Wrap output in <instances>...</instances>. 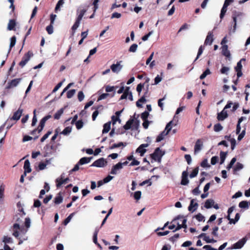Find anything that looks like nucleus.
I'll use <instances>...</instances> for the list:
<instances>
[{
  "instance_id": "obj_36",
  "label": "nucleus",
  "mask_w": 250,
  "mask_h": 250,
  "mask_svg": "<svg viewBox=\"0 0 250 250\" xmlns=\"http://www.w3.org/2000/svg\"><path fill=\"white\" fill-rule=\"evenodd\" d=\"M211 73V72L209 68H207L200 76V79L201 80H203L205 79L207 76L209 75Z\"/></svg>"
},
{
  "instance_id": "obj_19",
  "label": "nucleus",
  "mask_w": 250,
  "mask_h": 250,
  "mask_svg": "<svg viewBox=\"0 0 250 250\" xmlns=\"http://www.w3.org/2000/svg\"><path fill=\"white\" fill-rule=\"evenodd\" d=\"M62 177L61 178H58L56 179V186L57 188L60 187L62 184H65L67 183V182L69 180L68 178H66L64 179H62Z\"/></svg>"
},
{
  "instance_id": "obj_58",
  "label": "nucleus",
  "mask_w": 250,
  "mask_h": 250,
  "mask_svg": "<svg viewBox=\"0 0 250 250\" xmlns=\"http://www.w3.org/2000/svg\"><path fill=\"white\" fill-rule=\"evenodd\" d=\"M195 218L199 222L205 221V217L201 213H198L195 216Z\"/></svg>"
},
{
  "instance_id": "obj_17",
  "label": "nucleus",
  "mask_w": 250,
  "mask_h": 250,
  "mask_svg": "<svg viewBox=\"0 0 250 250\" xmlns=\"http://www.w3.org/2000/svg\"><path fill=\"white\" fill-rule=\"evenodd\" d=\"M203 146V143L200 139H198L195 143L194 146V153H198L201 149Z\"/></svg>"
},
{
  "instance_id": "obj_4",
  "label": "nucleus",
  "mask_w": 250,
  "mask_h": 250,
  "mask_svg": "<svg viewBox=\"0 0 250 250\" xmlns=\"http://www.w3.org/2000/svg\"><path fill=\"white\" fill-rule=\"evenodd\" d=\"M33 56V54L31 51H28L27 53L24 54L22 58V60L19 63L20 66L23 67Z\"/></svg>"
},
{
  "instance_id": "obj_22",
  "label": "nucleus",
  "mask_w": 250,
  "mask_h": 250,
  "mask_svg": "<svg viewBox=\"0 0 250 250\" xmlns=\"http://www.w3.org/2000/svg\"><path fill=\"white\" fill-rule=\"evenodd\" d=\"M92 159V157H83L78 162L79 164H80V165H83L84 164H88L90 162Z\"/></svg>"
},
{
  "instance_id": "obj_49",
  "label": "nucleus",
  "mask_w": 250,
  "mask_h": 250,
  "mask_svg": "<svg viewBox=\"0 0 250 250\" xmlns=\"http://www.w3.org/2000/svg\"><path fill=\"white\" fill-rule=\"evenodd\" d=\"M36 110L35 109L33 111L34 116H33V117L32 119V124H31V125L33 126L35 125L36 124L37 122V118L36 117Z\"/></svg>"
},
{
  "instance_id": "obj_28",
  "label": "nucleus",
  "mask_w": 250,
  "mask_h": 250,
  "mask_svg": "<svg viewBox=\"0 0 250 250\" xmlns=\"http://www.w3.org/2000/svg\"><path fill=\"white\" fill-rule=\"evenodd\" d=\"M46 148V152L44 154V157H47L52 154L51 150L54 148L53 146L46 145L45 146Z\"/></svg>"
},
{
  "instance_id": "obj_43",
  "label": "nucleus",
  "mask_w": 250,
  "mask_h": 250,
  "mask_svg": "<svg viewBox=\"0 0 250 250\" xmlns=\"http://www.w3.org/2000/svg\"><path fill=\"white\" fill-rule=\"evenodd\" d=\"M245 59H242L240 61H239L237 63V65L235 67V71H239V70H241L242 69V63H241V62L242 61H245Z\"/></svg>"
},
{
  "instance_id": "obj_10",
  "label": "nucleus",
  "mask_w": 250,
  "mask_h": 250,
  "mask_svg": "<svg viewBox=\"0 0 250 250\" xmlns=\"http://www.w3.org/2000/svg\"><path fill=\"white\" fill-rule=\"evenodd\" d=\"M122 168L123 167L121 166V164L118 163L112 167L110 173L111 174L116 175L120 173Z\"/></svg>"
},
{
  "instance_id": "obj_18",
  "label": "nucleus",
  "mask_w": 250,
  "mask_h": 250,
  "mask_svg": "<svg viewBox=\"0 0 250 250\" xmlns=\"http://www.w3.org/2000/svg\"><path fill=\"white\" fill-rule=\"evenodd\" d=\"M228 116L227 111L225 109H223L221 112L218 114L217 119L219 121H223L228 117Z\"/></svg>"
},
{
  "instance_id": "obj_24",
  "label": "nucleus",
  "mask_w": 250,
  "mask_h": 250,
  "mask_svg": "<svg viewBox=\"0 0 250 250\" xmlns=\"http://www.w3.org/2000/svg\"><path fill=\"white\" fill-rule=\"evenodd\" d=\"M214 201L213 199H209L206 200L204 207L206 208H210L213 206Z\"/></svg>"
},
{
  "instance_id": "obj_31",
  "label": "nucleus",
  "mask_w": 250,
  "mask_h": 250,
  "mask_svg": "<svg viewBox=\"0 0 250 250\" xmlns=\"http://www.w3.org/2000/svg\"><path fill=\"white\" fill-rule=\"evenodd\" d=\"M81 21L76 20L75 22L72 26L71 29L73 31L72 32V35H73L75 34V30L78 28V27L79 26L80 23Z\"/></svg>"
},
{
  "instance_id": "obj_35",
  "label": "nucleus",
  "mask_w": 250,
  "mask_h": 250,
  "mask_svg": "<svg viewBox=\"0 0 250 250\" xmlns=\"http://www.w3.org/2000/svg\"><path fill=\"white\" fill-rule=\"evenodd\" d=\"M126 143H124L123 142H120L118 144H114L113 145H112L110 147V149H114L115 148H117V147H119L121 146H126Z\"/></svg>"
},
{
  "instance_id": "obj_2",
  "label": "nucleus",
  "mask_w": 250,
  "mask_h": 250,
  "mask_svg": "<svg viewBox=\"0 0 250 250\" xmlns=\"http://www.w3.org/2000/svg\"><path fill=\"white\" fill-rule=\"evenodd\" d=\"M165 154V152L160 149L159 147L156 148L154 152L150 155L151 158L155 161L160 162L162 157Z\"/></svg>"
},
{
  "instance_id": "obj_55",
  "label": "nucleus",
  "mask_w": 250,
  "mask_h": 250,
  "mask_svg": "<svg viewBox=\"0 0 250 250\" xmlns=\"http://www.w3.org/2000/svg\"><path fill=\"white\" fill-rule=\"evenodd\" d=\"M201 166L203 167H209L210 165L208 164L207 159H204L201 163Z\"/></svg>"
},
{
  "instance_id": "obj_27",
  "label": "nucleus",
  "mask_w": 250,
  "mask_h": 250,
  "mask_svg": "<svg viewBox=\"0 0 250 250\" xmlns=\"http://www.w3.org/2000/svg\"><path fill=\"white\" fill-rule=\"evenodd\" d=\"M133 122H134V119H130L129 120H128L126 122V124L124 125V128L125 130L129 129L131 128Z\"/></svg>"
},
{
  "instance_id": "obj_37",
  "label": "nucleus",
  "mask_w": 250,
  "mask_h": 250,
  "mask_svg": "<svg viewBox=\"0 0 250 250\" xmlns=\"http://www.w3.org/2000/svg\"><path fill=\"white\" fill-rule=\"evenodd\" d=\"M63 200V197L60 194L58 195L54 199V203L56 204H61Z\"/></svg>"
},
{
  "instance_id": "obj_44",
  "label": "nucleus",
  "mask_w": 250,
  "mask_h": 250,
  "mask_svg": "<svg viewBox=\"0 0 250 250\" xmlns=\"http://www.w3.org/2000/svg\"><path fill=\"white\" fill-rule=\"evenodd\" d=\"M138 45L136 43H134L130 46L129 48L128 51L130 52H135L137 49Z\"/></svg>"
},
{
  "instance_id": "obj_50",
  "label": "nucleus",
  "mask_w": 250,
  "mask_h": 250,
  "mask_svg": "<svg viewBox=\"0 0 250 250\" xmlns=\"http://www.w3.org/2000/svg\"><path fill=\"white\" fill-rule=\"evenodd\" d=\"M229 70V68L227 66H223L220 70V72L223 74L227 75Z\"/></svg>"
},
{
  "instance_id": "obj_52",
  "label": "nucleus",
  "mask_w": 250,
  "mask_h": 250,
  "mask_svg": "<svg viewBox=\"0 0 250 250\" xmlns=\"http://www.w3.org/2000/svg\"><path fill=\"white\" fill-rule=\"evenodd\" d=\"M145 86V83H140L138 84L137 88H136V90L138 92L139 95H140L143 88Z\"/></svg>"
},
{
  "instance_id": "obj_25",
  "label": "nucleus",
  "mask_w": 250,
  "mask_h": 250,
  "mask_svg": "<svg viewBox=\"0 0 250 250\" xmlns=\"http://www.w3.org/2000/svg\"><path fill=\"white\" fill-rule=\"evenodd\" d=\"M16 37L15 36H13L10 39V43L9 45V49L8 50V54L7 55V57L8 55V54L10 53L12 48L14 47L16 44Z\"/></svg>"
},
{
  "instance_id": "obj_30",
  "label": "nucleus",
  "mask_w": 250,
  "mask_h": 250,
  "mask_svg": "<svg viewBox=\"0 0 250 250\" xmlns=\"http://www.w3.org/2000/svg\"><path fill=\"white\" fill-rule=\"evenodd\" d=\"M239 207L242 208H248L249 202L246 201H243L239 203Z\"/></svg>"
},
{
  "instance_id": "obj_63",
  "label": "nucleus",
  "mask_w": 250,
  "mask_h": 250,
  "mask_svg": "<svg viewBox=\"0 0 250 250\" xmlns=\"http://www.w3.org/2000/svg\"><path fill=\"white\" fill-rule=\"evenodd\" d=\"M185 158L188 165H190L191 163L192 159L191 156L189 154H186L185 155Z\"/></svg>"
},
{
  "instance_id": "obj_48",
  "label": "nucleus",
  "mask_w": 250,
  "mask_h": 250,
  "mask_svg": "<svg viewBox=\"0 0 250 250\" xmlns=\"http://www.w3.org/2000/svg\"><path fill=\"white\" fill-rule=\"evenodd\" d=\"M142 192L141 191H137L134 193V198L136 200H139L141 197Z\"/></svg>"
},
{
  "instance_id": "obj_26",
  "label": "nucleus",
  "mask_w": 250,
  "mask_h": 250,
  "mask_svg": "<svg viewBox=\"0 0 250 250\" xmlns=\"http://www.w3.org/2000/svg\"><path fill=\"white\" fill-rule=\"evenodd\" d=\"M111 122H108L104 125V128L102 131L103 134L107 133L111 128Z\"/></svg>"
},
{
  "instance_id": "obj_16",
  "label": "nucleus",
  "mask_w": 250,
  "mask_h": 250,
  "mask_svg": "<svg viewBox=\"0 0 250 250\" xmlns=\"http://www.w3.org/2000/svg\"><path fill=\"white\" fill-rule=\"evenodd\" d=\"M22 112L23 109H21V108H19L17 111L14 113L13 116L10 119V120H13L15 121L19 120L22 115Z\"/></svg>"
},
{
  "instance_id": "obj_5",
  "label": "nucleus",
  "mask_w": 250,
  "mask_h": 250,
  "mask_svg": "<svg viewBox=\"0 0 250 250\" xmlns=\"http://www.w3.org/2000/svg\"><path fill=\"white\" fill-rule=\"evenodd\" d=\"M107 164V161L104 158H101L93 162L90 167H104Z\"/></svg>"
},
{
  "instance_id": "obj_61",
  "label": "nucleus",
  "mask_w": 250,
  "mask_h": 250,
  "mask_svg": "<svg viewBox=\"0 0 250 250\" xmlns=\"http://www.w3.org/2000/svg\"><path fill=\"white\" fill-rule=\"evenodd\" d=\"M236 161V159L235 158H233L230 161L229 164L228 165L227 168L229 170L232 167L234 164L235 163Z\"/></svg>"
},
{
  "instance_id": "obj_59",
  "label": "nucleus",
  "mask_w": 250,
  "mask_h": 250,
  "mask_svg": "<svg viewBox=\"0 0 250 250\" xmlns=\"http://www.w3.org/2000/svg\"><path fill=\"white\" fill-rule=\"evenodd\" d=\"M52 132L51 131H48L43 136L41 139V142H43L51 134Z\"/></svg>"
},
{
  "instance_id": "obj_15",
  "label": "nucleus",
  "mask_w": 250,
  "mask_h": 250,
  "mask_svg": "<svg viewBox=\"0 0 250 250\" xmlns=\"http://www.w3.org/2000/svg\"><path fill=\"white\" fill-rule=\"evenodd\" d=\"M198 206V204L197 203L195 202V199H192L190 201L189 206L188 207V209L189 211L193 212L196 210Z\"/></svg>"
},
{
  "instance_id": "obj_20",
  "label": "nucleus",
  "mask_w": 250,
  "mask_h": 250,
  "mask_svg": "<svg viewBox=\"0 0 250 250\" xmlns=\"http://www.w3.org/2000/svg\"><path fill=\"white\" fill-rule=\"evenodd\" d=\"M23 168L24 169V175H26L27 173H29L31 171L30 167V162L28 160H26L24 163Z\"/></svg>"
},
{
  "instance_id": "obj_45",
  "label": "nucleus",
  "mask_w": 250,
  "mask_h": 250,
  "mask_svg": "<svg viewBox=\"0 0 250 250\" xmlns=\"http://www.w3.org/2000/svg\"><path fill=\"white\" fill-rule=\"evenodd\" d=\"M75 125L78 129H80L83 127V123L82 120H79L76 122Z\"/></svg>"
},
{
  "instance_id": "obj_21",
  "label": "nucleus",
  "mask_w": 250,
  "mask_h": 250,
  "mask_svg": "<svg viewBox=\"0 0 250 250\" xmlns=\"http://www.w3.org/2000/svg\"><path fill=\"white\" fill-rule=\"evenodd\" d=\"M5 186L2 184L0 186V203L3 201L4 197Z\"/></svg>"
},
{
  "instance_id": "obj_38",
  "label": "nucleus",
  "mask_w": 250,
  "mask_h": 250,
  "mask_svg": "<svg viewBox=\"0 0 250 250\" xmlns=\"http://www.w3.org/2000/svg\"><path fill=\"white\" fill-rule=\"evenodd\" d=\"M146 102V98H145V96H142L138 101L136 102V106L138 107H142V105L141 103H145Z\"/></svg>"
},
{
  "instance_id": "obj_53",
  "label": "nucleus",
  "mask_w": 250,
  "mask_h": 250,
  "mask_svg": "<svg viewBox=\"0 0 250 250\" xmlns=\"http://www.w3.org/2000/svg\"><path fill=\"white\" fill-rule=\"evenodd\" d=\"M240 217V215L239 213H237L236 214L234 219L230 220V224H235L236 222L238 221Z\"/></svg>"
},
{
  "instance_id": "obj_46",
  "label": "nucleus",
  "mask_w": 250,
  "mask_h": 250,
  "mask_svg": "<svg viewBox=\"0 0 250 250\" xmlns=\"http://www.w3.org/2000/svg\"><path fill=\"white\" fill-rule=\"evenodd\" d=\"M46 30L48 34H52L53 33V24H50L46 27Z\"/></svg>"
},
{
  "instance_id": "obj_40",
  "label": "nucleus",
  "mask_w": 250,
  "mask_h": 250,
  "mask_svg": "<svg viewBox=\"0 0 250 250\" xmlns=\"http://www.w3.org/2000/svg\"><path fill=\"white\" fill-rule=\"evenodd\" d=\"M85 12H86V10H85L84 9L80 10L79 15L78 16V17L77 18V20L81 21Z\"/></svg>"
},
{
  "instance_id": "obj_14",
  "label": "nucleus",
  "mask_w": 250,
  "mask_h": 250,
  "mask_svg": "<svg viewBox=\"0 0 250 250\" xmlns=\"http://www.w3.org/2000/svg\"><path fill=\"white\" fill-rule=\"evenodd\" d=\"M213 41V35L212 31L208 32V35L205 41V45H211Z\"/></svg>"
},
{
  "instance_id": "obj_32",
  "label": "nucleus",
  "mask_w": 250,
  "mask_h": 250,
  "mask_svg": "<svg viewBox=\"0 0 250 250\" xmlns=\"http://www.w3.org/2000/svg\"><path fill=\"white\" fill-rule=\"evenodd\" d=\"M72 131V126L66 127L63 131L61 132V134L64 135H67L70 133Z\"/></svg>"
},
{
  "instance_id": "obj_39",
  "label": "nucleus",
  "mask_w": 250,
  "mask_h": 250,
  "mask_svg": "<svg viewBox=\"0 0 250 250\" xmlns=\"http://www.w3.org/2000/svg\"><path fill=\"white\" fill-rule=\"evenodd\" d=\"M198 172H199V167H197L195 168H194L193 170V171H192V172L190 174L189 177L190 178H193L196 177L197 175Z\"/></svg>"
},
{
  "instance_id": "obj_23",
  "label": "nucleus",
  "mask_w": 250,
  "mask_h": 250,
  "mask_svg": "<svg viewBox=\"0 0 250 250\" xmlns=\"http://www.w3.org/2000/svg\"><path fill=\"white\" fill-rule=\"evenodd\" d=\"M168 134L166 130L163 131L157 137L156 142H160L163 140L165 137Z\"/></svg>"
},
{
  "instance_id": "obj_62",
  "label": "nucleus",
  "mask_w": 250,
  "mask_h": 250,
  "mask_svg": "<svg viewBox=\"0 0 250 250\" xmlns=\"http://www.w3.org/2000/svg\"><path fill=\"white\" fill-rule=\"evenodd\" d=\"M153 31H150L148 34H146V35L144 36L142 38V40L143 41H146L148 40V38L153 34Z\"/></svg>"
},
{
  "instance_id": "obj_3",
  "label": "nucleus",
  "mask_w": 250,
  "mask_h": 250,
  "mask_svg": "<svg viewBox=\"0 0 250 250\" xmlns=\"http://www.w3.org/2000/svg\"><path fill=\"white\" fill-rule=\"evenodd\" d=\"M181 219H182L181 220L182 224L181 225V224H180L179 222H178L177 223V227H176L175 229L173 231L174 232L182 228H185V229H186L187 228V226L186 225L187 220L183 216H181V215L178 216L177 217H176V218H175L173 220L172 222H174L176 220H180Z\"/></svg>"
},
{
  "instance_id": "obj_9",
  "label": "nucleus",
  "mask_w": 250,
  "mask_h": 250,
  "mask_svg": "<svg viewBox=\"0 0 250 250\" xmlns=\"http://www.w3.org/2000/svg\"><path fill=\"white\" fill-rule=\"evenodd\" d=\"M247 240L245 237L239 240L238 242L233 245L231 249H241L246 243Z\"/></svg>"
},
{
  "instance_id": "obj_64",
  "label": "nucleus",
  "mask_w": 250,
  "mask_h": 250,
  "mask_svg": "<svg viewBox=\"0 0 250 250\" xmlns=\"http://www.w3.org/2000/svg\"><path fill=\"white\" fill-rule=\"evenodd\" d=\"M149 116V113L147 111H145L141 114V118L143 120H147Z\"/></svg>"
},
{
  "instance_id": "obj_11",
  "label": "nucleus",
  "mask_w": 250,
  "mask_h": 250,
  "mask_svg": "<svg viewBox=\"0 0 250 250\" xmlns=\"http://www.w3.org/2000/svg\"><path fill=\"white\" fill-rule=\"evenodd\" d=\"M149 145L148 144H143L141 145L136 150V152L140 154L141 156H143L146 152V147H148Z\"/></svg>"
},
{
  "instance_id": "obj_54",
  "label": "nucleus",
  "mask_w": 250,
  "mask_h": 250,
  "mask_svg": "<svg viewBox=\"0 0 250 250\" xmlns=\"http://www.w3.org/2000/svg\"><path fill=\"white\" fill-rule=\"evenodd\" d=\"M75 92H76V90H75V89H71V90H69L67 93V97L68 98H72L75 94Z\"/></svg>"
},
{
  "instance_id": "obj_12",
  "label": "nucleus",
  "mask_w": 250,
  "mask_h": 250,
  "mask_svg": "<svg viewBox=\"0 0 250 250\" xmlns=\"http://www.w3.org/2000/svg\"><path fill=\"white\" fill-rule=\"evenodd\" d=\"M189 183V180L188 179V172L187 171H184L182 174V180L181 184L182 185L186 186Z\"/></svg>"
},
{
  "instance_id": "obj_1",
  "label": "nucleus",
  "mask_w": 250,
  "mask_h": 250,
  "mask_svg": "<svg viewBox=\"0 0 250 250\" xmlns=\"http://www.w3.org/2000/svg\"><path fill=\"white\" fill-rule=\"evenodd\" d=\"M244 14L243 12L237 11L236 10H234L232 13V25H233L232 28L231 27V29L230 30V32L234 33L236 31V27H237V20H239L241 21L242 18L244 17Z\"/></svg>"
},
{
  "instance_id": "obj_6",
  "label": "nucleus",
  "mask_w": 250,
  "mask_h": 250,
  "mask_svg": "<svg viewBox=\"0 0 250 250\" xmlns=\"http://www.w3.org/2000/svg\"><path fill=\"white\" fill-rule=\"evenodd\" d=\"M21 81V78H17L12 80L7 83L5 89H12L17 86Z\"/></svg>"
},
{
  "instance_id": "obj_42",
  "label": "nucleus",
  "mask_w": 250,
  "mask_h": 250,
  "mask_svg": "<svg viewBox=\"0 0 250 250\" xmlns=\"http://www.w3.org/2000/svg\"><path fill=\"white\" fill-rule=\"evenodd\" d=\"M223 129V126L219 123L216 124L214 125V130L215 132H219Z\"/></svg>"
},
{
  "instance_id": "obj_13",
  "label": "nucleus",
  "mask_w": 250,
  "mask_h": 250,
  "mask_svg": "<svg viewBox=\"0 0 250 250\" xmlns=\"http://www.w3.org/2000/svg\"><path fill=\"white\" fill-rule=\"evenodd\" d=\"M222 54L227 57L229 60L231 59V54L230 51L228 50V46L227 45L222 46Z\"/></svg>"
},
{
  "instance_id": "obj_47",
  "label": "nucleus",
  "mask_w": 250,
  "mask_h": 250,
  "mask_svg": "<svg viewBox=\"0 0 250 250\" xmlns=\"http://www.w3.org/2000/svg\"><path fill=\"white\" fill-rule=\"evenodd\" d=\"M243 168V165L240 163H237L234 168V170L235 171H238L242 169Z\"/></svg>"
},
{
  "instance_id": "obj_29",
  "label": "nucleus",
  "mask_w": 250,
  "mask_h": 250,
  "mask_svg": "<svg viewBox=\"0 0 250 250\" xmlns=\"http://www.w3.org/2000/svg\"><path fill=\"white\" fill-rule=\"evenodd\" d=\"M16 26V22L14 20H10L9 21L7 28L9 30H12Z\"/></svg>"
},
{
  "instance_id": "obj_8",
  "label": "nucleus",
  "mask_w": 250,
  "mask_h": 250,
  "mask_svg": "<svg viewBox=\"0 0 250 250\" xmlns=\"http://www.w3.org/2000/svg\"><path fill=\"white\" fill-rule=\"evenodd\" d=\"M121 61L117 62L115 64H113L110 66L111 71L115 73H118L123 68V65L121 64Z\"/></svg>"
},
{
  "instance_id": "obj_57",
  "label": "nucleus",
  "mask_w": 250,
  "mask_h": 250,
  "mask_svg": "<svg viewBox=\"0 0 250 250\" xmlns=\"http://www.w3.org/2000/svg\"><path fill=\"white\" fill-rule=\"evenodd\" d=\"M64 4V1L62 0H59L57 2L56 7H55V11L57 12V10H59L61 6H62Z\"/></svg>"
},
{
  "instance_id": "obj_56",
  "label": "nucleus",
  "mask_w": 250,
  "mask_h": 250,
  "mask_svg": "<svg viewBox=\"0 0 250 250\" xmlns=\"http://www.w3.org/2000/svg\"><path fill=\"white\" fill-rule=\"evenodd\" d=\"M3 242L6 244L13 243L12 239L8 236H4L3 237Z\"/></svg>"
},
{
  "instance_id": "obj_51",
  "label": "nucleus",
  "mask_w": 250,
  "mask_h": 250,
  "mask_svg": "<svg viewBox=\"0 0 250 250\" xmlns=\"http://www.w3.org/2000/svg\"><path fill=\"white\" fill-rule=\"evenodd\" d=\"M203 50H204V48H203V47L201 45L199 48V50H198V53H197V57L196 58H195V59L194 60V62H195L196 61V60H197V59L199 58V57L202 55V54L203 53Z\"/></svg>"
},
{
  "instance_id": "obj_34",
  "label": "nucleus",
  "mask_w": 250,
  "mask_h": 250,
  "mask_svg": "<svg viewBox=\"0 0 250 250\" xmlns=\"http://www.w3.org/2000/svg\"><path fill=\"white\" fill-rule=\"evenodd\" d=\"M63 112V108H61L54 115V119L56 120H58L60 118L61 115L62 114Z\"/></svg>"
},
{
  "instance_id": "obj_7",
  "label": "nucleus",
  "mask_w": 250,
  "mask_h": 250,
  "mask_svg": "<svg viewBox=\"0 0 250 250\" xmlns=\"http://www.w3.org/2000/svg\"><path fill=\"white\" fill-rule=\"evenodd\" d=\"M51 116L50 115H48L45 117H44L41 120L39 125L38 128V134H40L42 129H43L45 122L50 118H51Z\"/></svg>"
},
{
  "instance_id": "obj_41",
  "label": "nucleus",
  "mask_w": 250,
  "mask_h": 250,
  "mask_svg": "<svg viewBox=\"0 0 250 250\" xmlns=\"http://www.w3.org/2000/svg\"><path fill=\"white\" fill-rule=\"evenodd\" d=\"M75 214V212H73L71 213L64 220L63 222V224L64 225H66L69 222L71 221L72 218Z\"/></svg>"
},
{
  "instance_id": "obj_33",
  "label": "nucleus",
  "mask_w": 250,
  "mask_h": 250,
  "mask_svg": "<svg viewBox=\"0 0 250 250\" xmlns=\"http://www.w3.org/2000/svg\"><path fill=\"white\" fill-rule=\"evenodd\" d=\"M227 8L228 6L227 5H225L224 4L223 5V7L222 8V9L221 10V13L220 15V18L221 19H222L224 18L227 12Z\"/></svg>"
},
{
  "instance_id": "obj_60",
  "label": "nucleus",
  "mask_w": 250,
  "mask_h": 250,
  "mask_svg": "<svg viewBox=\"0 0 250 250\" xmlns=\"http://www.w3.org/2000/svg\"><path fill=\"white\" fill-rule=\"evenodd\" d=\"M84 98V95L83 91H81L78 92V99L80 102L83 101Z\"/></svg>"
}]
</instances>
